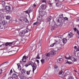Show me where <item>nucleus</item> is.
I'll use <instances>...</instances> for the list:
<instances>
[{
    "instance_id": "obj_40",
    "label": "nucleus",
    "mask_w": 79,
    "mask_h": 79,
    "mask_svg": "<svg viewBox=\"0 0 79 79\" xmlns=\"http://www.w3.org/2000/svg\"><path fill=\"white\" fill-rule=\"evenodd\" d=\"M63 70H62L61 71H60L59 73V75H61V74H62V73H63Z\"/></svg>"
},
{
    "instance_id": "obj_53",
    "label": "nucleus",
    "mask_w": 79,
    "mask_h": 79,
    "mask_svg": "<svg viewBox=\"0 0 79 79\" xmlns=\"http://www.w3.org/2000/svg\"><path fill=\"white\" fill-rule=\"evenodd\" d=\"M8 79H13V77H9L8 78Z\"/></svg>"
},
{
    "instance_id": "obj_46",
    "label": "nucleus",
    "mask_w": 79,
    "mask_h": 79,
    "mask_svg": "<svg viewBox=\"0 0 79 79\" xmlns=\"http://www.w3.org/2000/svg\"><path fill=\"white\" fill-rule=\"evenodd\" d=\"M56 45H58V44H60V41H56Z\"/></svg>"
},
{
    "instance_id": "obj_36",
    "label": "nucleus",
    "mask_w": 79,
    "mask_h": 79,
    "mask_svg": "<svg viewBox=\"0 0 79 79\" xmlns=\"http://www.w3.org/2000/svg\"><path fill=\"white\" fill-rule=\"evenodd\" d=\"M59 17H60V18H63V14H60L59 15Z\"/></svg>"
},
{
    "instance_id": "obj_57",
    "label": "nucleus",
    "mask_w": 79,
    "mask_h": 79,
    "mask_svg": "<svg viewBox=\"0 0 79 79\" xmlns=\"http://www.w3.org/2000/svg\"><path fill=\"white\" fill-rule=\"evenodd\" d=\"M77 34H78V35H79V31H77Z\"/></svg>"
},
{
    "instance_id": "obj_19",
    "label": "nucleus",
    "mask_w": 79,
    "mask_h": 79,
    "mask_svg": "<svg viewBox=\"0 0 79 79\" xmlns=\"http://www.w3.org/2000/svg\"><path fill=\"white\" fill-rule=\"evenodd\" d=\"M56 21L58 23H61V21L60 20V17H57Z\"/></svg>"
},
{
    "instance_id": "obj_26",
    "label": "nucleus",
    "mask_w": 79,
    "mask_h": 79,
    "mask_svg": "<svg viewBox=\"0 0 79 79\" xmlns=\"http://www.w3.org/2000/svg\"><path fill=\"white\" fill-rule=\"evenodd\" d=\"M6 3L5 2H2V5L3 7H5V4Z\"/></svg>"
},
{
    "instance_id": "obj_44",
    "label": "nucleus",
    "mask_w": 79,
    "mask_h": 79,
    "mask_svg": "<svg viewBox=\"0 0 79 79\" xmlns=\"http://www.w3.org/2000/svg\"><path fill=\"white\" fill-rule=\"evenodd\" d=\"M64 19H65V20H66V21H68V18L67 17H64Z\"/></svg>"
},
{
    "instance_id": "obj_51",
    "label": "nucleus",
    "mask_w": 79,
    "mask_h": 79,
    "mask_svg": "<svg viewBox=\"0 0 79 79\" xmlns=\"http://www.w3.org/2000/svg\"><path fill=\"white\" fill-rule=\"evenodd\" d=\"M38 45L39 46V47H40V46H41V44L40 43H39L38 44Z\"/></svg>"
},
{
    "instance_id": "obj_3",
    "label": "nucleus",
    "mask_w": 79,
    "mask_h": 79,
    "mask_svg": "<svg viewBox=\"0 0 79 79\" xmlns=\"http://www.w3.org/2000/svg\"><path fill=\"white\" fill-rule=\"evenodd\" d=\"M15 41H13L12 42H6L5 44L6 46H8V47H12L13 45H15Z\"/></svg>"
},
{
    "instance_id": "obj_54",
    "label": "nucleus",
    "mask_w": 79,
    "mask_h": 79,
    "mask_svg": "<svg viewBox=\"0 0 79 79\" xmlns=\"http://www.w3.org/2000/svg\"><path fill=\"white\" fill-rule=\"evenodd\" d=\"M10 73H13V70H12V69H11L10 71Z\"/></svg>"
},
{
    "instance_id": "obj_38",
    "label": "nucleus",
    "mask_w": 79,
    "mask_h": 79,
    "mask_svg": "<svg viewBox=\"0 0 79 79\" xmlns=\"http://www.w3.org/2000/svg\"><path fill=\"white\" fill-rule=\"evenodd\" d=\"M17 65L18 66V69H19V68H21V65H20V64L18 63L17 64Z\"/></svg>"
},
{
    "instance_id": "obj_12",
    "label": "nucleus",
    "mask_w": 79,
    "mask_h": 79,
    "mask_svg": "<svg viewBox=\"0 0 79 79\" xmlns=\"http://www.w3.org/2000/svg\"><path fill=\"white\" fill-rule=\"evenodd\" d=\"M25 13H26L28 15H29V13H31V12H32V10H27L25 11Z\"/></svg>"
},
{
    "instance_id": "obj_43",
    "label": "nucleus",
    "mask_w": 79,
    "mask_h": 79,
    "mask_svg": "<svg viewBox=\"0 0 79 79\" xmlns=\"http://www.w3.org/2000/svg\"><path fill=\"white\" fill-rule=\"evenodd\" d=\"M41 2L43 3H46V0H42L41 1Z\"/></svg>"
},
{
    "instance_id": "obj_34",
    "label": "nucleus",
    "mask_w": 79,
    "mask_h": 79,
    "mask_svg": "<svg viewBox=\"0 0 79 79\" xmlns=\"http://www.w3.org/2000/svg\"><path fill=\"white\" fill-rule=\"evenodd\" d=\"M41 62L42 64H44L45 63V59H42L41 60Z\"/></svg>"
},
{
    "instance_id": "obj_22",
    "label": "nucleus",
    "mask_w": 79,
    "mask_h": 79,
    "mask_svg": "<svg viewBox=\"0 0 79 79\" xmlns=\"http://www.w3.org/2000/svg\"><path fill=\"white\" fill-rule=\"evenodd\" d=\"M23 31L25 34H26V33H27V32L29 31V29H25Z\"/></svg>"
},
{
    "instance_id": "obj_52",
    "label": "nucleus",
    "mask_w": 79,
    "mask_h": 79,
    "mask_svg": "<svg viewBox=\"0 0 79 79\" xmlns=\"http://www.w3.org/2000/svg\"><path fill=\"white\" fill-rule=\"evenodd\" d=\"M36 62H37L38 64H38H39V60H36Z\"/></svg>"
},
{
    "instance_id": "obj_62",
    "label": "nucleus",
    "mask_w": 79,
    "mask_h": 79,
    "mask_svg": "<svg viewBox=\"0 0 79 79\" xmlns=\"http://www.w3.org/2000/svg\"><path fill=\"white\" fill-rule=\"evenodd\" d=\"M74 72H75L76 73H78L77 71V70H74Z\"/></svg>"
},
{
    "instance_id": "obj_27",
    "label": "nucleus",
    "mask_w": 79,
    "mask_h": 79,
    "mask_svg": "<svg viewBox=\"0 0 79 79\" xmlns=\"http://www.w3.org/2000/svg\"><path fill=\"white\" fill-rule=\"evenodd\" d=\"M7 63H8V61H7L4 63H2L0 65V66H3L5 64H7Z\"/></svg>"
},
{
    "instance_id": "obj_21",
    "label": "nucleus",
    "mask_w": 79,
    "mask_h": 79,
    "mask_svg": "<svg viewBox=\"0 0 79 79\" xmlns=\"http://www.w3.org/2000/svg\"><path fill=\"white\" fill-rule=\"evenodd\" d=\"M26 23H29V21L26 17H24V20Z\"/></svg>"
},
{
    "instance_id": "obj_15",
    "label": "nucleus",
    "mask_w": 79,
    "mask_h": 79,
    "mask_svg": "<svg viewBox=\"0 0 79 79\" xmlns=\"http://www.w3.org/2000/svg\"><path fill=\"white\" fill-rule=\"evenodd\" d=\"M65 64H66V63H68V64H73V62H71V61H68V60H66L65 61Z\"/></svg>"
},
{
    "instance_id": "obj_8",
    "label": "nucleus",
    "mask_w": 79,
    "mask_h": 79,
    "mask_svg": "<svg viewBox=\"0 0 79 79\" xmlns=\"http://www.w3.org/2000/svg\"><path fill=\"white\" fill-rule=\"evenodd\" d=\"M50 54L52 56H54V55H56V51L55 50L51 51L50 52Z\"/></svg>"
},
{
    "instance_id": "obj_18",
    "label": "nucleus",
    "mask_w": 79,
    "mask_h": 79,
    "mask_svg": "<svg viewBox=\"0 0 79 79\" xmlns=\"http://www.w3.org/2000/svg\"><path fill=\"white\" fill-rule=\"evenodd\" d=\"M2 23L3 25H6L7 23V22L5 20H2Z\"/></svg>"
},
{
    "instance_id": "obj_20",
    "label": "nucleus",
    "mask_w": 79,
    "mask_h": 79,
    "mask_svg": "<svg viewBox=\"0 0 79 79\" xmlns=\"http://www.w3.org/2000/svg\"><path fill=\"white\" fill-rule=\"evenodd\" d=\"M22 61L23 62H26V56H24L23 58Z\"/></svg>"
},
{
    "instance_id": "obj_39",
    "label": "nucleus",
    "mask_w": 79,
    "mask_h": 79,
    "mask_svg": "<svg viewBox=\"0 0 79 79\" xmlns=\"http://www.w3.org/2000/svg\"><path fill=\"white\" fill-rule=\"evenodd\" d=\"M6 19H10V16H6Z\"/></svg>"
},
{
    "instance_id": "obj_60",
    "label": "nucleus",
    "mask_w": 79,
    "mask_h": 79,
    "mask_svg": "<svg viewBox=\"0 0 79 79\" xmlns=\"http://www.w3.org/2000/svg\"><path fill=\"white\" fill-rule=\"evenodd\" d=\"M62 37V36H59L58 37L59 38H62V37Z\"/></svg>"
},
{
    "instance_id": "obj_29",
    "label": "nucleus",
    "mask_w": 79,
    "mask_h": 79,
    "mask_svg": "<svg viewBox=\"0 0 79 79\" xmlns=\"http://www.w3.org/2000/svg\"><path fill=\"white\" fill-rule=\"evenodd\" d=\"M64 74H65L64 76H67V75H69V72L67 71V72L64 73Z\"/></svg>"
},
{
    "instance_id": "obj_11",
    "label": "nucleus",
    "mask_w": 79,
    "mask_h": 79,
    "mask_svg": "<svg viewBox=\"0 0 79 79\" xmlns=\"http://www.w3.org/2000/svg\"><path fill=\"white\" fill-rule=\"evenodd\" d=\"M4 18L3 16V14L0 12V21L2 20V18Z\"/></svg>"
},
{
    "instance_id": "obj_42",
    "label": "nucleus",
    "mask_w": 79,
    "mask_h": 79,
    "mask_svg": "<svg viewBox=\"0 0 79 79\" xmlns=\"http://www.w3.org/2000/svg\"><path fill=\"white\" fill-rule=\"evenodd\" d=\"M55 44H56V43H54L53 44H52L50 45V47H53L54 46V45H55Z\"/></svg>"
},
{
    "instance_id": "obj_61",
    "label": "nucleus",
    "mask_w": 79,
    "mask_h": 79,
    "mask_svg": "<svg viewBox=\"0 0 79 79\" xmlns=\"http://www.w3.org/2000/svg\"><path fill=\"white\" fill-rule=\"evenodd\" d=\"M1 26H2V23H0V28L1 27Z\"/></svg>"
},
{
    "instance_id": "obj_35",
    "label": "nucleus",
    "mask_w": 79,
    "mask_h": 79,
    "mask_svg": "<svg viewBox=\"0 0 79 79\" xmlns=\"http://www.w3.org/2000/svg\"><path fill=\"white\" fill-rule=\"evenodd\" d=\"M39 22H35L33 23V26H35V25H38V24H39Z\"/></svg>"
},
{
    "instance_id": "obj_58",
    "label": "nucleus",
    "mask_w": 79,
    "mask_h": 79,
    "mask_svg": "<svg viewBox=\"0 0 79 79\" xmlns=\"http://www.w3.org/2000/svg\"><path fill=\"white\" fill-rule=\"evenodd\" d=\"M33 6H34V7H35V6H36V5H35V4H33Z\"/></svg>"
},
{
    "instance_id": "obj_56",
    "label": "nucleus",
    "mask_w": 79,
    "mask_h": 79,
    "mask_svg": "<svg viewBox=\"0 0 79 79\" xmlns=\"http://www.w3.org/2000/svg\"><path fill=\"white\" fill-rule=\"evenodd\" d=\"M77 46H75V47H74V49H76V50L77 49Z\"/></svg>"
},
{
    "instance_id": "obj_6",
    "label": "nucleus",
    "mask_w": 79,
    "mask_h": 79,
    "mask_svg": "<svg viewBox=\"0 0 79 79\" xmlns=\"http://www.w3.org/2000/svg\"><path fill=\"white\" fill-rule=\"evenodd\" d=\"M34 64L33 63L32 61H29L28 63L25 64V66L26 67H27V66H29V65H31V66H33Z\"/></svg>"
},
{
    "instance_id": "obj_5",
    "label": "nucleus",
    "mask_w": 79,
    "mask_h": 79,
    "mask_svg": "<svg viewBox=\"0 0 79 79\" xmlns=\"http://www.w3.org/2000/svg\"><path fill=\"white\" fill-rule=\"evenodd\" d=\"M53 19V17H48L47 19V20H48V21H49V27L52 26V24H53V22H50V20H51V19Z\"/></svg>"
},
{
    "instance_id": "obj_59",
    "label": "nucleus",
    "mask_w": 79,
    "mask_h": 79,
    "mask_svg": "<svg viewBox=\"0 0 79 79\" xmlns=\"http://www.w3.org/2000/svg\"><path fill=\"white\" fill-rule=\"evenodd\" d=\"M28 58V56H26V60H27V58Z\"/></svg>"
},
{
    "instance_id": "obj_31",
    "label": "nucleus",
    "mask_w": 79,
    "mask_h": 79,
    "mask_svg": "<svg viewBox=\"0 0 79 79\" xmlns=\"http://www.w3.org/2000/svg\"><path fill=\"white\" fill-rule=\"evenodd\" d=\"M59 26H60V27H62V26H63V23L61 22H61H59Z\"/></svg>"
},
{
    "instance_id": "obj_13",
    "label": "nucleus",
    "mask_w": 79,
    "mask_h": 79,
    "mask_svg": "<svg viewBox=\"0 0 79 79\" xmlns=\"http://www.w3.org/2000/svg\"><path fill=\"white\" fill-rule=\"evenodd\" d=\"M55 27H58V25H55L54 26H52L51 27V31H53L55 29Z\"/></svg>"
},
{
    "instance_id": "obj_28",
    "label": "nucleus",
    "mask_w": 79,
    "mask_h": 79,
    "mask_svg": "<svg viewBox=\"0 0 79 79\" xmlns=\"http://www.w3.org/2000/svg\"><path fill=\"white\" fill-rule=\"evenodd\" d=\"M41 15L42 16H44V15H46V12L44 11H43L41 13Z\"/></svg>"
},
{
    "instance_id": "obj_37",
    "label": "nucleus",
    "mask_w": 79,
    "mask_h": 79,
    "mask_svg": "<svg viewBox=\"0 0 79 79\" xmlns=\"http://www.w3.org/2000/svg\"><path fill=\"white\" fill-rule=\"evenodd\" d=\"M0 11L1 12H5V9H0Z\"/></svg>"
},
{
    "instance_id": "obj_16",
    "label": "nucleus",
    "mask_w": 79,
    "mask_h": 79,
    "mask_svg": "<svg viewBox=\"0 0 79 79\" xmlns=\"http://www.w3.org/2000/svg\"><path fill=\"white\" fill-rule=\"evenodd\" d=\"M57 61L59 63H61V61L63 60V59L61 58H60L58 59H57Z\"/></svg>"
},
{
    "instance_id": "obj_49",
    "label": "nucleus",
    "mask_w": 79,
    "mask_h": 79,
    "mask_svg": "<svg viewBox=\"0 0 79 79\" xmlns=\"http://www.w3.org/2000/svg\"><path fill=\"white\" fill-rule=\"evenodd\" d=\"M69 79H74V78L72 77H70Z\"/></svg>"
},
{
    "instance_id": "obj_25",
    "label": "nucleus",
    "mask_w": 79,
    "mask_h": 79,
    "mask_svg": "<svg viewBox=\"0 0 79 79\" xmlns=\"http://www.w3.org/2000/svg\"><path fill=\"white\" fill-rule=\"evenodd\" d=\"M12 77H14V78H16V77H17V75L16 73H14L12 74Z\"/></svg>"
},
{
    "instance_id": "obj_10",
    "label": "nucleus",
    "mask_w": 79,
    "mask_h": 79,
    "mask_svg": "<svg viewBox=\"0 0 79 79\" xmlns=\"http://www.w3.org/2000/svg\"><path fill=\"white\" fill-rule=\"evenodd\" d=\"M68 36L69 38H71L72 37H73V34L71 32L69 33Z\"/></svg>"
},
{
    "instance_id": "obj_23",
    "label": "nucleus",
    "mask_w": 79,
    "mask_h": 79,
    "mask_svg": "<svg viewBox=\"0 0 79 79\" xmlns=\"http://www.w3.org/2000/svg\"><path fill=\"white\" fill-rule=\"evenodd\" d=\"M24 17L23 16H21L20 18V21H24Z\"/></svg>"
},
{
    "instance_id": "obj_17",
    "label": "nucleus",
    "mask_w": 79,
    "mask_h": 79,
    "mask_svg": "<svg viewBox=\"0 0 79 79\" xmlns=\"http://www.w3.org/2000/svg\"><path fill=\"white\" fill-rule=\"evenodd\" d=\"M63 44H66L68 42V40L66 39H64L62 40Z\"/></svg>"
},
{
    "instance_id": "obj_30",
    "label": "nucleus",
    "mask_w": 79,
    "mask_h": 79,
    "mask_svg": "<svg viewBox=\"0 0 79 79\" xmlns=\"http://www.w3.org/2000/svg\"><path fill=\"white\" fill-rule=\"evenodd\" d=\"M21 72L22 74H24V73H26V70L25 69H22Z\"/></svg>"
},
{
    "instance_id": "obj_47",
    "label": "nucleus",
    "mask_w": 79,
    "mask_h": 79,
    "mask_svg": "<svg viewBox=\"0 0 79 79\" xmlns=\"http://www.w3.org/2000/svg\"><path fill=\"white\" fill-rule=\"evenodd\" d=\"M41 16V17H40V16H39V17H38V19H39V20H40V19H41V16Z\"/></svg>"
},
{
    "instance_id": "obj_7",
    "label": "nucleus",
    "mask_w": 79,
    "mask_h": 79,
    "mask_svg": "<svg viewBox=\"0 0 79 79\" xmlns=\"http://www.w3.org/2000/svg\"><path fill=\"white\" fill-rule=\"evenodd\" d=\"M47 7V6L46 5H42L41 6V8L42 10H46Z\"/></svg>"
},
{
    "instance_id": "obj_50",
    "label": "nucleus",
    "mask_w": 79,
    "mask_h": 79,
    "mask_svg": "<svg viewBox=\"0 0 79 79\" xmlns=\"http://www.w3.org/2000/svg\"><path fill=\"white\" fill-rule=\"evenodd\" d=\"M76 50V52H77V51H79V47H77Z\"/></svg>"
},
{
    "instance_id": "obj_9",
    "label": "nucleus",
    "mask_w": 79,
    "mask_h": 79,
    "mask_svg": "<svg viewBox=\"0 0 79 79\" xmlns=\"http://www.w3.org/2000/svg\"><path fill=\"white\" fill-rule=\"evenodd\" d=\"M34 64L33 66H32V68H33V73L34 72V71H35V69H36V68H35V66H37V65H36V64H35V62L34 63Z\"/></svg>"
},
{
    "instance_id": "obj_14",
    "label": "nucleus",
    "mask_w": 79,
    "mask_h": 79,
    "mask_svg": "<svg viewBox=\"0 0 79 79\" xmlns=\"http://www.w3.org/2000/svg\"><path fill=\"white\" fill-rule=\"evenodd\" d=\"M24 34H25V33L24 32V31H20V35L21 36H24Z\"/></svg>"
},
{
    "instance_id": "obj_55",
    "label": "nucleus",
    "mask_w": 79,
    "mask_h": 79,
    "mask_svg": "<svg viewBox=\"0 0 79 79\" xmlns=\"http://www.w3.org/2000/svg\"><path fill=\"white\" fill-rule=\"evenodd\" d=\"M6 73H5L4 74V77H6Z\"/></svg>"
},
{
    "instance_id": "obj_32",
    "label": "nucleus",
    "mask_w": 79,
    "mask_h": 79,
    "mask_svg": "<svg viewBox=\"0 0 79 79\" xmlns=\"http://www.w3.org/2000/svg\"><path fill=\"white\" fill-rule=\"evenodd\" d=\"M31 70H29L28 71H26V74H27V75H30V72H31Z\"/></svg>"
},
{
    "instance_id": "obj_24",
    "label": "nucleus",
    "mask_w": 79,
    "mask_h": 79,
    "mask_svg": "<svg viewBox=\"0 0 79 79\" xmlns=\"http://www.w3.org/2000/svg\"><path fill=\"white\" fill-rule=\"evenodd\" d=\"M2 42H1L0 41V47H4L5 46V44H2Z\"/></svg>"
},
{
    "instance_id": "obj_33",
    "label": "nucleus",
    "mask_w": 79,
    "mask_h": 79,
    "mask_svg": "<svg viewBox=\"0 0 79 79\" xmlns=\"http://www.w3.org/2000/svg\"><path fill=\"white\" fill-rule=\"evenodd\" d=\"M50 53L49 52L45 54V56H47L48 57L50 56Z\"/></svg>"
},
{
    "instance_id": "obj_64",
    "label": "nucleus",
    "mask_w": 79,
    "mask_h": 79,
    "mask_svg": "<svg viewBox=\"0 0 79 79\" xmlns=\"http://www.w3.org/2000/svg\"><path fill=\"white\" fill-rule=\"evenodd\" d=\"M23 78H26V79H29L28 78H27V77L26 78V77H24Z\"/></svg>"
},
{
    "instance_id": "obj_4",
    "label": "nucleus",
    "mask_w": 79,
    "mask_h": 79,
    "mask_svg": "<svg viewBox=\"0 0 79 79\" xmlns=\"http://www.w3.org/2000/svg\"><path fill=\"white\" fill-rule=\"evenodd\" d=\"M5 11H6L7 13H10L11 8V6H5Z\"/></svg>"
},
{
    "instance_id": "obj_41",
    "label": "nucleus",
    "mask_w": 79,
    "mask_h": 79,
    "mask_svg": "<svg viewBox=\"0 0 79 79\" xmlns=\"http://www.w3.org/2000/svg\"><path fill=\"white\" fill-rule=\"evenodd\" d=\"M36 59H40V56H39V54H38L36 56Z\"/></svg>"
},
{
    "instance_id": "obj_45",
    "label": "nucleus",
    "mask_w": 79,
    "mask_h": 79,
    "mask_svg": "<svg viewBox=\"0 0 79 79\" xmlns=\"http://www.w3.org/2000/svg\"><path fill=\"white\" fill-rule=\"evenodd\" d=\"M2 69H0V75H2Z\"/></svg>"
},
{
    "instance_id": "obj_1",
    "label": "nucleus",
    "mask_w": 79,
    "mask_h": 79,
    "mask_svg": "<svg viewBox=\"0 0 79 79\" xmlns=\"http://www.w3.org/2000/svg\"><path fill=\"white\" fill-rule=\"evenodd\" d=\"M65 58L67 60H71L72 61L74 62L77 61V59L75 57H71L69 54H67L66 56L65 57Z\"/></svg>"
},
{
    "instance_id": "obj_2",
    "label": "nucleus",
    "mask_w": 79,
    "mask_h": 79,
    "mask_svg": "<svg viewBox=\"0 0 79 79\" xmlns=\"http://www.w3.org/2000/svg\"><path fill=\"white\" fill-rule=\"evenodd\" d=\"M55 3H56L57 7L60 8L61 7V3L62 2L60 1V0H55Z\"/></svg>"
},
{
    "instance_id": "obj_48",
    "label": "nucleus",
    "mask_w": 79,
    "mask_h": 79,
    "mask_svg": "<svg viewBox=\"0 0 79 79\" xmlns=\"http://www.w3.org/2000/svg\"><path fill=\"white\" fill-rule=\"evenodd\" d=\"M58 68V67L57 66H54V68L55 69H57V68Z\"/></svg>"
},
{
    "instance_id": "obj_63",
    "label": "nucleus",
    "mask_w": 79,
    "mask_h": 79,
    "mask_svg": "<svg viewBox=\"0 0 79 79\" xmlns=\"http://www.w3.org/2000/svg\"><path fill=\"white\" fill-rule=\"evenodd\" d=\"M35 58H32L31 59V60H34L35 59Z\"/></svg>"
}]
</instances>
